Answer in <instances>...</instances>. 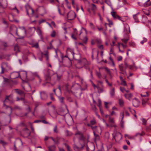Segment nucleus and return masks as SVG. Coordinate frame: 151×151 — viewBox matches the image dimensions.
I'll list each match as a JSON object with an SVG mask.
<instances>
[{
	"label": "nucleus",
	"mask_w": 151,
	"mask_h": 151,
	"mask_svg": "<svg viewBox=\"0 0 151 151\" xmlns=\"http://www.w3.org/2000/svg\"><path fill=\"white\" fill-rule=\"evenodd\" d=\"M75 136L78 139L80 143L81 141L83 142V144H81V147L77 146L76 145H73V148L74 150L79 151L85 146L86 143L88 141L89 136L88 135L87 137H86L82 133H76Z\"/></svg>",
	"instance_id": "nucleus-1"
},
{
	"label": "nucleus",
	"mask_w": 151,
	"mask_h": 151,
	"mask_svg": "<svg viewBox=\"0 0 151 151\" xmlns=\"http://www.w3.org/2000/svg\"><path fill=\"white\" fill-rule=\"evenodd\" d=\"M73 56V58L74 59L78 61V62L81 63L82 65H83L85 67L86 69L88 70H90V68L88 67L89 65V63L87 60L85 58H83L82 59H76L74 58L75 53L73 51H72L71 52Z\"/></svg>",
	"instance_id": "nucleus-2"
},
{
	"label": "nucleus",
	"mask_w": 151,
	"mask_h": 151,
	"mask_svg": "<svg viewBox=\"0 0 151 151\" xmlns=\"http://www.w3.org/2000/svg\"><path fill=\"white\" fill-rule=\"evenodd\" d=\"M119 67L120 70L122 72H120V73L124 74V73H126V70L128 68L129 69H131L132 68V66L129 65L126 62H124V65L123 64H121L119 65Z\"/></svg>",
	"instance_id": "nucleus-3"
},
{
	"label": "nucleus",
	"mask_w": 151,
	"mask_h": 151,
	"mask_svg": "<svg viewBox=\"0 0 151 151\" xmlns=\"http://www.w3.org/2000/svg\"><path fill=\"white\" fill-rule=\"evenodd\" d=\"M0 14L4 12L3 9L6 8L7 6L6 0H0Z\"/></svg>",
	"instance_id": "nucleus-4"
},
{
	"label": "nucleus",
	"mask_w": 151,
	"mask_h": 151,
	"mask_svg": "<svg viewBox=\"0 0 151 151\" xmlns=\"http://www.w3.org/2000/svg\"><path fill=\"white\" fill-rule=\"evenodd\" d=\"M145 134V133H137L134 136L129 135L127 134L124 135L125 137L126 138L127 137L128 139H134L135 137H138L140 138L141 136H143Z\"/></svg>",
	"instance_id": "nucleus-5"
},
{
	"label": "nucleus",
	"mask_w": 151,
	"mask_h": 151,
	"mask_svg": "<svg viewBox=\"0 0 151 151\" xmlns=\"http://www.w3.org/2000/svg\"><path fill=\"white\" fill-rule=\"evenodd\" d=\"M112 134L113 137V139H114L115 141L120 140L122 138V135L121 133H113Z\"/></svg>",
	"instance_id": "nucleus-6"
},
{
	"label": "nucleus",
	"mask_w": 151,
	"mask_h": 151,
	"mask_svg": "<svg viewBox=\"0 0 151 151\" xmlns=\"http://www.w3.org/2000/svg\"><path fill=\"white\" fill-rule=\"evenodd\" d=\"M9 96H6L5 100L4 101V104H3V106H6V108H7L8 107H9L10 109V113L9 115V116L10 117L11 115V114L12 113V108L9 106L6 105L5 104V103H6V100H7L9 101H10V102L12 104H13L14 102V100H12L11 101H10L9 99Z\"/></svg>",
	"instance_id": "nucleus-7"
},
{
	"label": "nucleus",
	"mask_w": 151,
	"mask_h": 151,
	"mask_svg": "<svg viewBox=\"0 0 151 151\" xmlns=\"http://www.w3.org/2000/svg\"><path fill=\"white\" fill-rule=\"evenodd\" d=\"M132 102L133 106L135 107H137L139 105L140 102L138 99L136 98L133 99Z\"/></svg>",
	"instance_id": "nucleus-8"
},
{
	"label": "nucleus",
	"mask_w": 151,
	"mask_h": 151,
	"mask_svg": "<svg viewBox=\"0 0 151 151\" xmlns=\"http://www.w3.org/2000/svg\"><path fill=\"white\" fill-rule=\"evenodd\" d=\"M87 142L86 143V151H94L95 150V146L93 143L91 144L90 147L89 148L87 145Z\"/></svg>",
	"instance_id": "nucleus-9"
},
{
	"label": "nucleus",
	"mask_w": 151,
	"mask_h": 151,
	"mask_svg": "<svg viewBox=\"0 0 151 151\" xmlns=\"http://www.w3.org/2000/svg\"><path fill=\"white\" fill-rule=\"evenodd\" d=\"M124 117V112H121L120 113V118H121V120L120 123L121 127L123 128L124 127V122L123 120Z\"/></svg>",
	"instance_id": "nucleus-10"
},
{
	"label": "nucleus",
	"mask_w": 151,
	"mask_h": 151,
	"mask_svg": "<svg viewBox=\"0 0 151 151\" xmlns=\"http://www.w3.org/2000/svg\"><path fill=\"white\" fill-rule=\"evenodd\" d=\"M41 99L42 100H45L47 97V95L45 91H40V92Z\"/></svg>",
	"instance_id": "nucleus-11"
},
{
	"label": "nucleus",
	"mask_w": 151,
	"mask_h": 151,
	"mask_svg": "<svg viewBox=\"0 0 151 151\" xmlns=\"http://www.w3.org/2000/svg\"><path fill=\"white\" fill-rule=\"evenodd\" d=\"M76 16L75 14L71 13L69 14L68 13L67 14V17L68 20H72L74 19Z\"/></svg>",
	"instance_id": "nucleus-12"
},
{
	"label": "nucleus",
	"mask_w": 151,
	"mask_h": 151,
	"mask_svg": "<svg viewBox=\"0 0 151 151\" xmlns=\"http://www.w3.org/2000/svg\"><path fill=\"white\" fill-rule=\"evenodd\" d=\"M124 38L122 39V40L126 44L127 41L129 40V37H128V35L126 33L124 34Z\"/></svg>",
	"instance_id": "nucleus-13"
},
{
	"label": "nucleus",
	"mask_w": 151,
	"mask_h": 151,
	"mask_svg": "<svg viewBox=\"0 0 151 151\" xmlns=\"http://www.w3.org/2000/svg\"><path fill=\"white\" fill-rule=\"evenodd\" d=\"M19 125L23 127L24 128L23 129V131L24 132H29V130L27 128L26 124L22 122L19 124Z\"/></svg>",
	"instance_id": "nucleus-14"
},
{
	"label": "nucleus",
	"mask_w": 151,
	"mask_h": 151,
	"mask_svg": "<svg viewBox=\"0 0 151 151\" xmlns=\"http://www.w3.org/2000/svg\"><path fill=\"white\" fill-rule=\"evenodd\" d=\"M96 123L95 120L93 119L92 120H91L90 121V124L88 123L87 124V126L88 127H90L91 126H93L95 125Z\"/></svg>",
	"instance_id": "nucleus-15"
},
{
	"label": "nucleus",
	"mask_w": 151,
	"mask_h": 151,
	"mask_svg": "<svg viewBox=\"0 0 151 151\" xmlns=\"http://www.w3.org/2000/svg\"><path fill=\"white\" fill-rule=\"evenodd\" d=\"M109 93L111 97H113L115 95V89L113 88L110 90L109 91Z\"/></svg>",
	"instance_id": "nucleus-16"
},
{
	"label": "nucleus",
	"mask_w": 151,
	"mask_h": 151,
	"mask_svg": "<svg viewBox=\"0 0 151 151\" xmlns=\"http://www.w3.org/2000/svg\"><path fill=\"white\" fill-rule=\"evenodd\" d=\"M13 29L14 30H15L16 32V34L18 36H19V35H18V33H17V28L15 26H13L12 27L11 26L10 27V31L11 32L12 31V29Z\"/></svg>",
	"instance_id": "nucleus-17"
},
{
	"label": "nucleus",
	"mask_w": 151,
	"mask_h": 151,
	"mask_svg": "<svg viewBox=\"0 0 151 151\" xmlns=\"http://www.w3.org/2000/svg\"><path fill=\"white\" fill-rule=\"evenodd\" d=\"M45 80L47 81L46 82V83H49L48 81L50 79V74H47L46 75H45Z\"/></svg>",
	"instance_id": "nucleus-18"
},
{
	"label": "nucleus",
	"mask_w": 151,
	"mask_h": 151,
	"mask_svg": "<svg viewBox=\"0 0 151 151\" xmlns=\"http://www.w3.org/2000/svg\"><path fill=\"white\" fill-rule=\"evenodd\" d=\"M30 133H21V134L24 137H28L30 135Z\"/></svg>",
	"instance_id": "nucleus-19"
},
{
	"label": "nucleus",
	"mask_w": 151,
	"mask_h": 151,
	"mask_svg": "<svg viewBox=\"0 0 151 151\" xmlns=\"http://www.w3.org/2000/svg\"><path fill=\"white\" fill-rule=\"evenodd\" d=\"M150 0H147L143 4L144 7H147L151 5V2L150 1Z\"/></svg>",
	"instance_id": "nucleus-20"
},
{
	"label": "nucleus",
	"mask_w": 151,
	"mask_h": 151,
	"mask_svg": "<svg viewBox=\"0 0 151 151\" xmlns=\"http://www.w3.org/2000/svg\"><path fill=\"white\" fill-rule=\"evenodd\" d=\"M111 14L112 16L114 19H117L118 17H117L119 16L116 14V12H111Z\"/></svg>",
	"instance_id": "nucleus-21"
},
{
	"label": "nucleus",
	"mask_w": 151,
	"mask_h": 151,
	"mask_svg": "<svg viewBox=\"0 0 151 151\" xmlns=\"http://www.w3.org/2000/svg\"><path fill=\"white\" fill-rule=\"evenodd\" d=\"M94 136V140L95 141L99 140V135L97 134L96 133H93Z\"/></svg>",
	"instance_id": "nucleus-22"
},
{
	"label": "nucleus",
	"mask_w": 151,
	"mask_h": 151,
	"mask_svg": "<svg viewBox=\"0 0 151 151\" xmlns=\"http://www.w3.org/2000/svg\"><path fill=\"white\" fill-rule=\"evenodd\" d=\"M48 148L49 151H55V147L54 145H52L49 146Z\"/></svg>",
	"instance_id": "nucleus-23"
},
{
	"label": "nucleus",
	"mask_w": 151,
	"mask_h": 151,
	"mask_svg": "<svg viewBox=\"0 0 151 151\" xmlns=\"http://www.w3.org/2000/svg\"><path fill=\"white\" fill-rule=\"evenodd\" d=\"M14 50L15 52H20V50L19 49V47L17 45H15L14 46Z\"/></svg>",
	"instance_id": "nucleus-24"
},
{
	"label": "nucleus",
	"mask_w": 151,
	"mask_h": 151,
	"mask_svg": "<svg viewBox=\"0 0 151 151\" xmlns=\"http://www.w3.org/2000/svg\"><path fill=\"white\" fill-rule=\"evenodd\" d=\"M106 71H107L108 73L110 75V76H111V71L107 67H104L103 68Z\"/></svg>",
	"instance_id": "nucleus-25"
},
{
	"label": "nucleus",
	"mask_w": 151,
	"mask_h": 151,
	"mask_svg": "<svg viewBox=\"0 0 151 151\" xmlns=\"http://www.w3.org/2000/svg\"><path fill=\"white\" fill-rule=\"evenodd\" d=\"M119 105L121 106L124 105V102L122 99H119Z\"/></svg>",
	"instance_id": "nucleus-26"
},
{
	"label": "nucleus",
	"mask_w": 151,
	"mask_h": 151,
	"mask_svg": "<svg viewBox=\"0 0 151 151\" xmlns=\"http://www.w3.org/2000/svg\"><path fill=\"white\" fill-rule=\"evenodd\" d=\"M69 85L68 83L66 84L65 86L66 90L68 92H70L71 91L70 89L69 88Z\"/></svg>",
	"instance_id": "nucleus-27"
},
{
	"label": "nucleus",
	"mask_w": 151,
	"mask_h": 151,
	"mask_svg": "<svg viewBox=\"0 0 151 151\" xmlns=\"http://www.w3.org/2000/svg\"><path fill=\"white\" fill-rule=\"evenodd\" d=\"M148 99L147 98L142 99V105L144 106L145 105L147 101H148Z\"/></svg>",
	"instance_id": "nucleus-28"
},
{
	"label": "nucleus",
	"mask_w": 151,
	"mask_h": 151,
	"mask_svg": "<svg viewBox=\"0 0 151 151\" xmlns=\"http://www.w3.org/2000/svg\"><path fill=\"white\" fill-rule=\"evenodd\" d=\"M58 98L60 103L62 104L64 103L63 100L64 98L63 97L61 96H59L58 97Z\"/></svg>",
	"instance_id": "nucleus-29"
},
{
	"label": "nucleus",
	"mask_w": 151,
	"mask_h": 151,
	"mask_svg": "<svg viewBox=\"0 0 151 151\" xmlns=\"http://www.w3.org/2000/svg\"><path fill=\"white\" fill-rule=\"evenodd\" d=\"M92 7L91 8V10L93 12H94L95 10L96 9V5L94 4H92Z\"/></svg>",
	"instance_id": "nucleus-30"
},
{
	"label": "nucleus",
	"mask_w": 151,
	"mask_h": 151,
	"mask_svg": "<svg viewBox=\"0 0 151 151\" xmlns=\"http://www.w3.org/2000/svg\"><path fill=\"white\" fill-rule=\"evenodd\" d=\"M91 128V129L93 130V132H95L96 131L97 129V128H98V127L96 126H90Z\"/></svg>",
	"instance_id": "nucleus-31"
},
{
	"label": "nucleus",
	"mask_w": 151,
	"mask_h": 151,
	"mask_svg": "<svg viewBox=\"0 0 151 151\" xmlns=\"http://www.w3.org/2000/svg\"><path fill=\"white\" fill-rule=\"evenodd\" d=\"M96 76L100 79H101L102 78V76L101 73L99 72L96 71Z\"/></svg>",
	"instance_id": "nucleus-32"
},
{
	"label": "nucleus",
	"mask_w": 151,
	"mask_h": 151,
	"mask_svg": "<svg viewBox=\"0 0 151 151\" xmlns=\"http://www.w3.org/2000/svg\"><path fill=\"white\" fill-rule=\"evenodd\" d=\"M105 3H106V4H107L109 6H110L112 10L113 9L111 3L110 1H108V0H106L105 1Z\"/></svg>",
	"instance_id": "nucleus-33"
},
{
	"label": "nucleus",
	"mask_w": 151,
	"mask_h": 151,
	"mask_svg": "<svg viewBox=\"0 0 151 151\" xmlns=\"http://www.w3.org/2000/svg\"><path fill=\"white\" fill-rule=\"evenodd\" d=\"M133 18L135 20V22H139V21L138 20L137 17V14H134L133 15Z\"/></svg>",
	"instance_id": "nucleus-34"
},
{
	"label": "nucleus",
	"mask_w": 151,
	"mask_h": 151,
	"mask_svg": "<svg viewBox=\"0 0 151 151\" xmlns=\"http://www.w3.org/2000/svg\"><path fill=\"white\" fill-rule=\"evenodd\" d=\"M109 123H115V121L114 120V118H111V116L109 118Z\"/></svg>",
	"instance_id": "nucleus-35"
},
{
	"label": "nucleus",
	"mask_w": 151,
	"mask_h": 151,
	"mask_svg": "<svg viewBox=\"0 0 151 151\" xmlns=\"http://www.w3.org/2000/svg\"><path fill=\"white\" fill-rule=\"evenodd\" d=\"M19 28L21 29L22 30H24V33L25 35L27 34V30L25 29V27H19Z\"/></svg>",
	"instance_id": "nucleus-36"
},
{
	"label": "nucleus",
	"mask_w": 151,
	"mask_h": 151,
	"mask_svg": "<svg viewBox=\"0 0 151 151\" xmlns=\"http://www.w3.org/2000/svg\"><path fill=\"white\" fill-rule=\"evenodd\" d=\"M15 92L18 94L21 95L23 93V92L18 89H15Z\"/></svg>",
	"instance_id": "nucleus-37"
},
{
	"label": "nucleus",
	"mask_w": 151,
	"mask_h": 151,
	"mask_svg": "<svg viewBox=\"0 0 151 151\" xmlns=\"http://www.w3.org/2000/svg\"><path fill=\"white\" fill-rule=\"evenodd\" d=\"M147 38H146L145 37H143V40H142L141 42L140 43L142 45H143L144 42H147Z\"/></svg>",
	"instance_id": "nucleus-38"
},
{
	"label": "nucleus",
	"mask_w": 151,
	"mask_h": 151,
	"mask_svg": "<svg viewBox=\"0 0 151 151\" xmlns=\"http://www.w3.org/2000/svg\"><path fill=\"white\" fill-rule=\"evenodd\" d=\"M37 32L39 36L42 35V32L40 29L38 28L37 30Z\"/></svg>",
	"instance_id": "nucleus-39"
},
{
	"label": "nucleus",
	"mask_w": 151,
	"mask_h": 151,
	"mask_svg": "<svg viewBox=\"0 0 151 151\" xmlns=\"http://www.w3.org/2000/svg\"><path fill=\"white\" fill-rule=\"evenodd\" d=\"M111 54H113L115 57L116 56V55L115 53L114 52L112 48H111L110 49L109 54L110 55Z\"/></svg>",
	"instance_id": "nucleus-40"
},
{
	"label": "nucleus",
	"mask_w": 151,
	"mask_h": 151,
	"mask_svg": "<svg viewBox=\"0 0 151 151\" xmlns=\"http://www.w3.org/2000/svg\"><path fill=\"white\" fill-rule=\"evenodd\" d=\"M88 40V38L86 36H85L84 38L83 39V41L84 43L86 44Z\"/></svg>",
	"instance_id": "nucleus-41"
},
{
	"label": "nucleus",
	"mask_w": 151,
	"mask_h": 151,
	"mask_svg": "<svg viewBox=\"0 0 151 151\" xmlns=\"http://www.w3.org/2000/svg\"><path fill=\"white\" fill-rule=\"evenodd\" d=\"M53 131L54 132H57L58 131V127L57 125H55L54 126V128L53 129Z\"/></svg>",
	"instance_id": "nucleus-42"
},
{
	"label": "nucleus",
	"mask_w": 151,
	"mask_h": 151,
	"mask_svg": "<svg viewBox=\"0 0 151 151\" xmlns=\"http://www.w3.org/2000/svg\"><path fill=\"white\" fill-rule=\"evenodd\" d=\"M141 119L142 122V124L143 125H145L147 123L146 120L144 118Z\"/></svg>",
	"instance_id": "nucleus-43"
},
{
	"label": "nucleus",
	"mask_w": 151,
	"mask_h": 151,
	"mask_svg": "<svg viewBox=\"0 0 151 151\" xmlns=\"http://www.w3.org/2000/svg\"><path fill=\"white\" fill-rule=\"evenodd\" d=\"M98 101V106L99 107V108H100V107H101V99H99Z\"/></svg>",
	"instance_id": "nucleus-44"
},
{
	"label": "nucleus",
	"mask_w": 151,
	"mask_h": 151,
	"mask_svg": "<svg viewBox=\"0 0 151 151\" xmlns=\"http://www.w3.org/2000/svg\"><path fill=\"white\" fill-rule=\"evenodd\" d=\"M0 143H1L2 144L3 146H4L6 145L8 143L7 142H5L2 140H0Z\"/></svg>",
	"instance_id": "nucleus-45"
},
{
	"label": "nucleus",
	"mask_w": 151,
	"mask_h": 151,
	"mask_svg": "<svg viewBox=\"0 0 151 151\" xmlns=\"http://www.w3.org/2000/svg\"><path fill=\"white\" fill-rule=\"evenodd\" d=\"M129 44L130 46H132L133 47H134L136 46L135 43L133 42H129Z\"/></svg>",
	"instance_id": "nucleus-46"
},
{
	"label": "nucleus",
	"mask_w": 151,
	"mask_h": 151,
	"mask_svg": "<svg viewBox=\"0 0 151 151\" xmlns=\"http://www.w3.org/2000/svg\"><path fill=\"white\" fill-rule=\"evenodd\" d=\"M148 95V93L146 92L145 94H141V97H145L147 96Z\"/></svg>",
	"instance_id": "nucleus-47"
},
{
	"label": "nucleus",
	"mask_w": 151,
	"mask_h": 151,
	"mask_svg": "<svg viewBox=\"0 0 151 151\" xmlns=\"http://www.w3.org/2000/svg\"><path fill=\"white\" fill-rule=\"evenodd\" d=\"M56 32L55 31H53L51 33L50 36L52 37H54L55 36Z\"/></svg>",
	"instance_id": "nucleus-48"
},
{
	"label": "nucleus",
	"mask_w": 151,
	"mask_h": 151,
	"mask_svg": "<svg viewBox=\"0 0 151 151\" xmlns=\"http://www.w3.org/2000/svg\"><path fill=\"white\" fill-rule=\"evenodd\" d=\"M32 47H35L36 48H39V45L38 43H36L35 44L33 45L32 46Z\"/></svg>",
	"instance_id": "nucleus-49"
},
{
	"label": "nucleus",
	"mask_w": 151,
	"mask_h": 151,
	"mask_svg": "<svg viewBox=\"0 0 151 151\" xmlns=\"http://www.w3.org/2000/svg\"><path fill=\"white\" fill-rule=\"evenodd\" d=\"M147 131L151 130V124L148 126H147L146 128Z\"/></svg>",
	"instance_id": "nucleus-50"
},
{
	"label": "nucleus",
	"mask_w": 151,
	"mask_h": 151,
	"mask_svg": "<svg viewBox=\"0 0 151 151\" xmlns=\"http://www.w3.org/2000/svg\"><path fill=\"white\" fill-rule=\"evenodd\" d=\"M57 81H59L61 78V75H58V74H57Z\"/></svg>",
	"instance_id": "nucleus-51"
},
{
	"label": "nucleus",
	"mask_w": 151,
	"mask_h": 151,
	"mask_svg": "<svg viewBox=\"0 0 151 151\" xmlns=\"http://www.w3.org/2000/svg\"><path fill=\"white\" fill-rule=\"evenodd\" d=\"M68 58V59L70 60L71 61V60H70V59L68 57V56L67 55H65V56H63V55H62L61 56V58L62 60H63L64 58Z\"/></svg>",
	"instance_id": "nucleus-52"
},
{
	"label": "nucleus",
	"mask_w": 151,
	"mask_h": 151,
	"mask_svg": "<svg viewBox=\"0 0 151 151\" xmlns=\"http://www.w3.org/2000/svg\"><path fill=\"white\" fill-rule=\"evenodd\" d=\"M110 127H114L115 128H116L117 127V126L114 123V124L111 123V124L110 125Z\"/></svg>",
	"instance_id": "nucleus-53"
},
{
	"label": "nucleus",
	"mask_w": 151,
	"mask_h": 151,
	"mask_svg": "<svg viewBox=\"0 0 151 151\" xmlns=\"http://www.w3.org/2000/svg\"><path fill=\"white\" fill-rule=\"evenodd\" d=\"M121 84L124 86H126L127 85L126 82L124 80L122 81H121Z\"/></svg>",
	"instance_id": "nucleus-54"
},
{
	"label": "nucleus",
	"mask_w": 151,
	"mask_h": 151,
	"mask_svg": "<svg viewBox=\"0 0 151 151\" xmlns=\"http://www.w3.org/2000/svg\"><path fill=\"white\" fill-rule=\"evenodd\" d=\"M103 92V89L102 88H100L99 87V90H98V92L99 93H102Z\"/></svg>",
	"instance_id": "nucleus-55"
},
{
	"label": "nucleus",
	"mask_w": 151,
	"mask_h": 151,
	"mask_svg": "<svg viewBox=\"0 0 151 151\" xmlns=\"http://www.w3.org/2000/svg\"><path fill=\"white\" fill-rule=\"evenodd\" d=\"M1 71L0 72V74H3L4 73V71L5 70V69L3 67V66L2 65L1 66Z\"/></svg>",
	"instance_id": "nucleus-56"
},
{
	"label": "nucleus",
	"mask_w": 151,
	"mask_h": 151,
	"mask_svg": "<svg viewBox=\"0 0 151 151\" xmlns=\"http://www.w3.org/2000/svg\"><path fill=\"white\" fill-rule=\"evenodd\" d=\"M52 95H53V93H50V99H51L53 101H54L55 100V99L54 98V97Z\"/></svg>",
	"instance_id": "nucleus-57"
},
{
	"label": "nucleus",
	"mask_w": 151,
	"mask_h": 151,
	"mask_svg": "<svg viewBox=\"0 0 151 151\" xmlns=\"http://www.w3.org/2000/svg\"><path fill=\"white\" fill-rule=\"evenodd\" d=\"M105 81L106 83L108 85V86H111L112 85V84L111 83L109 82L108 81L107 79H105Z\"/></svg>",
	"instance_id": "nucleus-58"
},
{
	"label": "nucleus",
	"mask_w": 151,
	"mask_h": 151,
	"mask_svg": "<svg viewBox=\"0 0 151 151\" xmlns=\"http://www.w3.org/2000/svg\"><path fill=\"white\" fill-rule=\"evenodd\" d=\"M65 145L67 148L68 151H71V150L70 149L69 146L67 144H65Z\"/></svg>",
	"instance_id": "nucleus-59"
},
{
	"label": "nucleus",
	"mask_w": 151,
	"mask_h": 151,
	"mask_svg": "<svg viewBox=\"0 0 151 151\" xmlns=\"http://www.w3.org/2000/svg\"><path fill=\"white\" fill-rule=\"evenodd\" d=\"M17 101H18L19 100H21L22 101H24V98H19L18 97H17Z\"/></svg>",
	"instance_id": "nucleus-60"
},
{
	"label": "nucleus",
	"mask_w": 151,
	"mask_h": 151,
	"mask_svg": "<svg viewBox=\"0 0 151 151\" xmlns=\"http://www.w3.org/2000/svg\"><path fill=\"white\" fill-rule=\"evenodd\" d=\"M41 122L45 124H49V123L48 122L46 121L45 119L42 120H41Z\"/></svg>",
	"instance_id": "nucleus-61"
},
{
	"label": "nucleus",
	"mask_w": 151,
	"mask_h": 151,
	"mask_svg": "<svg viewBox=\"0 0 151 151\" xmlns=\"http://www.w3.org/2000/svg\"><path fill=\"white\" fill-rule=\"evenodd\" d=\"M120 91L122 92H124V91L125 90V89L124 88L122 87H120Z\"/></svg>",
	"instance_id": "nucleus-62"
},
{
	"label": "nucleus",
	"mask_w": 151,
	"mask_h": 151,
	"mask_svg": "<svg viewBox=\"0 0 151 151\" xmlns=\"http://www.w3.org/2000/svg\"><path fill=\"white\" fill-rule=\"evenodd\" d=\"M2 45L5 48L7 47L6 43V42H3L2 44Z\"/></svg>",
	"instance_id": "nucleus-63"
},
{
	"label": "nucleus",
	"mask_w": 151,
	"mask_h": 151,
	"mask_svg": "<svg viewBox=\"0 0 151 151\" xmlns=\"http://www.w3.org/2000/svg\"><path fill=\"white\" fill-rule=\"evenodd\" d=\"M122 56H119L118 57L117 60L118 61H120L122 60Z\"/></svg>",
	"instance_id": "nucleus-64"
}]
</instances>
